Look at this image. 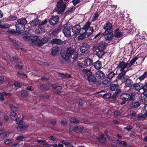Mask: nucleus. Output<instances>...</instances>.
<instances>
[{"label": "nucleus", "mask_w": 147, "mask_h": 147, "mask_svg": "<svg viewBox=\"0 0 147 147\" xmlns=\"http://www.w3.org/2000/svg\"><path fill=\"white\" fill-rule=\"evenodd\" d=\"M96 76L98 79H103L105 77V75L102 71L99 70L96 72Z\"/></svg>", "instance_id": "nucleus-18"}, {"label": "nucleus", "mask_w": 147, "mask_h": 147, "mask_svg": "<svg viewBox=\"0 0 147 147\" xmlns=\"http://www.w3.org/2000/svg\"><path fill=\"white\" fill-rule=\"evenodd\" d=\"M70 121L71 123H78L79 121L78 120H77L75 118H72L70 119Z\"/></svg>", "instance_id": "nucleus-54"}, {"label": "nucleus", "mask_w": 147, "mask_h": 147, "mask_svg": "<svg viewBox=\"0 0 147 147\" xmlns=\"http://www.w3.org/2000/svg\"><path fill=\"white\" fill-rule=\"evenodd\" d=\"M117 141L118 142V143L120 145H122L124 146H127V143L125 141H119V140H117Z\"/></svg>", "instance_id": "nucleus-52"}, {"label": "nucleus", "mask_w": 147, "mask_h": 147, "mask_svg": "<svg viewBox=\"0 0 147 147\" xmlns=\"http://www.w3.org/2000/svg\"><path fill=\"white\" fill-rule=\"evenodd\" d=\"M90 48V45L87 43H84L82 44L80 48V51L82 53H84Z\"/></svg>", "instance_id": "nucleus-7"}, {"label": "nucleus", "mask_w": 147, "mask_h": 147, "mask_svg": "<svg viewBox=\"0 0 147 147\" xmlns=\"http://www.w3.org/2000/svg\"><path fill=\"white\" fill-rule=\"evenodd\" d=\"M61 142L62 143H59L58 144H53L51 145V146L53 147H63V144L67 146H69L71 144L70 142L64 140L62 141Z\"/></svg>", "instance_id": "nucleus-9"}, {"label": "nucleus", "mask_w": 147, "mask_h": 147, "mask_svg": "<svg viewBox=\"0 0 147 147\" xmlns=\"http://www.w3.org/2000/svg\"><path fill=\"white\" fill-rule=\"evenodd\" d=\"M90 84L92 85L96 82V78L94 75H92L87 79Z\"/></svg>", "instance_id": "nucleus-17"}, {"label": "nucleus", "mask_w": 147, "mask_h": 147, "mask_svg": "<svg viewBox=\"0 0 147 147\" xmlns=\"http://www.w3.org/2000/svg\"><path fill=\"white\" fill-rule=\"evenodd\" d=\"M140 104V102L139 101L133 102L131 104V106L135 108L138 107Z\"/></svg>", "instance_id": "nucleus-37"}, {"label": "nucleus", "mask_w": 147, "mask_h": 147, "mask_svg": "<svg viewBox=\"0 0 147 147\" xmlns=\"http://www.w3.org/2000/svg\"><path fill=\"white\" fill-rule=\"evenodd\" d=\"M96 55L99 58L102 57L104 54V51L100 47L97 48L96 49Z\"/></svg>", "instance_id": "nucleus-14"}, {"label": "nucleus", "mask_w": 147, "mask_h": 147, "mask_svg": "<svg viewBox=\"0 0 147 147\" xmlns=\"http://www.w3.org/2000/svg\"><path fill=\"white\" fill-rule=\"evenodd\" d=\"M24 138V137L22 134L20 135L16 138V139L18 140H21Z\"/></svg>", "instance_id": "nucleus-57"}, {"label": "nucleus", "mask_w": 147, "mask_h": 147, "mask_svg": "<svg viewBox=\"0 0 147 147\" xmlns=\"http://www.w3.org/2000/svg\"><path fill=\"white\" fill-rule=\"evenodd\" d=\"M17 19L16 16L14 15H10L7 18L8 21H14Z\"/></svg>", "instance_id": "nucleus-38"}, {"label": "nucleus", "mask_w": 147, "mask_h": 147, "mask_svg": "<svg viewBox=\"0 0 147 147\" xmlns=\"http://www.w3.org/2000/svg\"><path fill=\"white\" fill-rule=\"evenodd\" d=\"M12 143V141L10 139H6L4 141V143L6 145H9Z\"/></svg>", "instance_id": "nucleus-53"}, {"label": "nucleus", "mask_w": 147, "mask_h": 147, "mask_svg": "<svg viewBox=\"0 0 147 147\" xmlns=\"http://www.w3.org/2000/svg\"><path fill=\"white\" fill-rule=\"evenodd\" d=\"M30 24L32 26H34L36 25H39L40 22L37 18L34 19L32 21L30 22Z\"/></svg>", "instance_id": "nucleus-20"}, {"label": "nucleus", "mask_w": 147, "mask_h": 147, "mask_svg": "<svg viewBox=\"0 0 147 147\" xmlns=\"http://www.w3.org/2000/svg\"><path fill=\"white\" fill-rule=\"evenodd\" d=\"M115 75V73L112 71L110 72L107 76V78L109 79H111Z\"/></svg>", "instance_id": "nucleus-49"}, {"label": "nucleus", "mask_w": 147, "mask_h": 147, "mask_svg": "<svg viewBox=\"0 0 147 147\" xmlns=\"http://www.w3.org/2000/svg\"><path fill=\"white\" fill-rule=\"evenodd\" d=\"M111 81L110 80L107 79L104 80L102 82V84L105 87L109 86L111 85Z\"/></svg>", "instance_id": "nucleus-28"}, {"label": "nucleus", "mask_w": 147, "mask_h": 147, "mask_svg": "<svg viewBox=\"0 0 147 147\" xmlns=\"http://www.w3.org/2000/svg\"><path fill=\"white\" fill-rule=\"evenodd\" d=\"M112 27V24L110 22H108L105 24L103 28L105 30L106 33L110 31Z\"/></svg>", "instance_id": "nucleus-10"}, {"label": "nucleus", "mask_w": 147, "mask_h": 147, "mask_svg": "<svg viewBox=\"0 0 147 147\" xmlns=\"http://www.w3.org/2000/svg\"><path fill=\"white\" fill-rule=\"evenodd\" d=\"M75 128L76 130H78L80 132H81L84 129V127L82 125L80 126H76L75 127Z\"/></svg>", "instance_id": "nucleus-51"}, {"label": "nucleus", "mask_w": 147, "mask_h": 147, "mask_svg": "<svg viewBox=\"0 0 147 147\" xmlns=\"http://www.w3.org/2000/svg\"><path fill=\"white\" fill-rule=\"evenodd\" d=\"M128 65V63H126L124 61H121L119 62L117 67L120 69V71L123 72V71H125L124 69L127 67Z\"/></svg>", "instance_id": "nucleus-8"}, {"label": "nucleus", "mask_w": 147, "mask_h": 147, "mask_svg": "<svg viewBox=\"0 0 147 147\" xmlns=\"http://www.w3.org/2000/svg\"><path fill=\"white\" fill-rule=\"evenodd\" d=\"M59 76L62 77H63L64 78H69L70 77V75L69 74H64L62 73H59Z\"/></svg>", "instance_id": "nucleus-46"}, {"label": "nucleus", "mask_w": 147, "mask_h": 147, "mask_svg": "<svg viewBox=\"0 0 147 147\" xmlns=\"http://www.w3.org/2000/svg\"><path fill=\"white\" fill-rule=\"evenodd\" d=\"M9 107L11 110L12 111H19L18 108L12 104H9Z\"/></svg>", "instance_id": "nucleus-39"}, {"label": "nucleus", "mask_w": 147, "mask_h": 147, "mask_svg": "<svg viewBox=\"0 0 147 147\" xmlns=\"http://www.w3.org/2000/svg\"><path fill=\"white\" fill-rule=\"evenodd\" d=\"M14 85L16 87H20L22 86V84L19 82H16L14 83Z\"/></svg>", "instance_id": "nucleus-60"}, {"label": "nucleus", "mask_w": 147, "mask_h": 147, "mask_svg": "<svg viewBox=\"0 0 147 147\" xmlns=\"http://www.w3.org/2000/svg\"><path fill=\"white\" fill-rule=\"evenodd\" d=\"M91 23L89 21L85 24L82 29L85 31L84 32L81 34L78 38L79 40L84 39L86 37V35L88 36L90 35L93 33L94 30L92 27L90 26Z\"/></svg>", "instance_id": "nucleus-1"}, {"label": "nucleus", "mask_w": 147, "mask_h": 147, "mask_svg": "<svg viewBox=\"0 0 147 147\" xmlns=\"http://www.w3.org/2000/svg\"><path fill=\"white\" fill-rule=\"evenodd\" d=\"M80 2V0H74L72 1L74 5H76L77 4Z\"/></svg>", "instance_id": "nucleus-64"}, {"label": "nucleus", "mask_w": 147, "mask_h": 147, "mask_svg": "<svg viewBox=\"0 0 147 147\" xmlns=\"http://www.w3.org/2000/svg\"><path fill=\"white\" fill-rule=\"evenodd\" d=\"M37 142L41 145H47L48 144L47 142L45 141L41 140H38Z\"/></svg>", "instance_id": "nucleus-47"}, {"label": "nucleus", "mask_w": 147, "mask_h": 147, "mask_svg": "<svg viewBox=\"0 0 147 147\" xmlns=\"http://www.w3.org/2000/svg\"><path fill=\"white\" fill-rule=\"evenodd\" d=\"M11 40L13 43V45L17 47H18L21 45L20 42L16 41L15 40L12 39H11Z\"/></svg>", "instance_id": "nucleus-32"}, {"label": "nucleus", "mask_w": 147, "mask_h": 147, "mask_svg": "<svg viewBox=\"0 0 147 147\" xmlns=\"http://www.w3.org/2000/svg\"><path fill=\"white\" fill-rule=\"evenodd\" d=\"M57 7L59 8L57 10L58 13H61L64 11L66 5L64 4L62 0H59L57 3Z\"/></svg>", "instance_id": "nucleus-6"}, {"label": "nucleus", "mask_w": 147, "mask_h": 147, "mask_svg": "<svg viewBox=\"0 0 147 147\" xmlns=\"http://www.w3.org/2000/svg\"><path fill=\"white\" fill-rule=\"evenodd\" d=\"M71 25L69 22L67 23L64 26L63 31L65 36L67 38H69L71 36Z\"/></svg>", "instance_id": "nucleus-4"}, {"label": "nucleus", "mask_w": 147, "mask_h": 147, "mask_svg": "<svg viewBox=\"0 0 147 147\" xmlns=\"http://www.w3.org/2000/svg\"><path fill=\"white\" fill-rule=\"evenodd\" d=\"M111 94L110 93H107L103 96V97L104 98L108 99L111 96Z\"/></svg>", "instance_id": "nucleus-50"}, {"label": "nucleus", "mask_w": 147, "mask_h": 147, "mask_svg": "<svg viewBox=\"0 0 147 147\" xmlns=\"http://www.w3.org/2000/svg\"><path fill=\"white\" fill-rule=\"evenodd\" d=\"M92 61L91 59L88 58L84 61V64L86 67L90 66L92 65Z\"/></svg>", "instance_id": "nucleus-22"}, {"label": "nucleus", "mask_w": 147, "mask_h": 147, "mask_svg": "<svg viewBox=\"0 0 147 147\" xmlns=\"http://www.w3.org/2000/svg\"><path fill=\"white\" fill-rule=\"evenodd\" d=\"M147 76V73L146 72H145L142 75L138 78V79L140 80V81H142L146 78Z\"/></svg>", "instance_id": "nucleus-41"}, {"label": "nucleus", "mask_w": 147, "mask_h": 147, "mask_svg": "<svg viewBox=\"0 0 147 147\" xmlns=\"http://www.w3.org/2000/svg\"><path fill=\"white\" fill-rule=\"evenodd\" d=\"M67 52L68 54L69 57H71V56L75 53V50L71 48L70 47L68 48L67 50Z\"/></svg>", "instance_id": "nucleus-29"}, {"label": "nucleus", "mask_w": 147, "mask_h": 147, "mask_svg": "<svg viewBox=\"0 0 147 147\" xmlns=\"http://www.w3.org/2000/svg\"><path fill=\"white\" fill-rule=\"evenodd\" d=\"M78 53L76 52L75 53L72 55L73 56H71V57L73 58V59H77L78 57Z\"/></svg>", "instance_id": "nucleus-56"}, {"label": "nucleus", "mask_w": 147, "mask_h": 147, "mask_svg": "<svg viewBox=\"0 0 147 147\" xmlns=\"http://www.w3.org/2000/svg\"><path fill=\"white\" fill-rule=\"evenodd\" d=\"M11 25L8 24H0V28H9Z\"/></svg>", "instance_id": "nucleus-40"}, {"label": "nucleus", "mask_w": 147, "mask_h": 147, "mask_svg": "<svg viewBox=\"0 0 147 147\" xmlns=\"http://www.w3.org/2000/svg\"><path fill=\"white\" fill-rule=\"evenodd\" d=\"M135 98V94L132 93L131 94L128 93H123L120 96V99L123 101L120 103L121 105L124 104L127 101L129 100H134Z\"/></svg>", "instance_id": "nucleus-3"}, {"label": "nucleus", "mask_w": 147, "mask_h": 147, "mask_svg": "<svg viewBox=\"0 0 147 147\" xmlns=\"http://www.w3.org/2000/svg\"><path fill=\"white\" fill-rule=\"evenodd\" d=\"M20 124V123L19 124V126L17 127V129L18 130L22 131L28 127V125L26 124Z\"/></svg>", "instance_id": "nucleus-26"}, {"label": "nucleus", "mask_w": 147, "mask_h": 147, "mask_svg": "<svg viewBox=\"0 0 147 147\" xmlns=\"http://www.w3.org/2000/svg\"><path fill=\"white\" fill-rule=\"evenodd\" d=\"M99 15L97 12H96L94 14V16L92 20V22H94L96 21L98 18Z\"/></svg>", "instance_id": "nucleus-43"}, {"label": "nucleus", "mask_w": 147, "mask_h": 147, "mask_svg": "<svg viewBox=\"0 0 147 147\" xmlns=\"http://www.w3.org/2000/svg\"><path fill=\"white\" fill-rule=\"evenodd\" d=\"M142 83L139 82V83H136L134 84H133V86L134 89L137 91H140L141 89H142Z\"/></svg>", "instance_id": "nucleus-16"}, {"label": "nucleus", "mask_w": 147, "mask_h": 147, "mask_svg": "<svg viewBox=\"0 0 147 147\" xmlns=\"http://www.w3.org/2000/svg\"><path fill=\"white\" fill-rule=\"evenodd\" d=\"M118 84H114L111 85L110 87L111 90L113 91H114L118 89Z\"/></svg>", "instance_id": "nucleus-42"}, {"label": "nucleus", "mask_w": 147, "mask_h": 147, "mask_svg": "<svg viewBox=\"0 0 147 147\" xmlns=\"http://www.w3.org/2000/svg\"><path fill=\"white\" fill-rule=\"evenodd\" d=\"M61 56L63 58L66 60L69 59V56L67 55L66 53H62L61 54Z\"/></svg>", "instance_id": "nucleus-48"}, {"label": "nucleus", "mask_w": 147, "mask_h": 147, "mask_svg": "<svg viewBox=\"0 0 147 147\" xmlns=\"http://www.w3.org/2000/svg\"><path fill=\"white\" fill-rule=\"evenodd\" d=\"M125 86L127 87H131L133 86V82L131 79H129L125 82Z\"/></svg>", "instance_id": "nucleus-25"}, {"label": "nucleus", "mask_w": 147, "mask_h": 147, "mask_svg": "<svg viewBox=\"0 0 147 147\" xmlns=\"http://www.w3.org/2000/svg\"><path fill=\"white\" fill-rule=\"evenodd\" d=\"M142 89L144 90L143 94L146 96L147 95V83H146L144 85L142 84Z\"/></svg>", "instance_id": "nucleus-33"}, {"label": "nucleus", "mask_w": 147, "mask_h": 147, "mask_svg": "<svg viewBox=\"0 0 147 147\" xmlns=\"http://www.w3.org/2000/svg\"><path fill=\"white\" fill-rule=\"evenodd\" d=\"M128 71V68L126 71H123V72H121L118 76L117 78L119 80H121V81L122 83H125L129 79L128 76L125 75L126 72Z\"/></svg>", "instance_id": "nucleus-5"}, {"label": "nucleus", "mask_w": 147, "mask_h": 147, "mask_svg": "<svg viewBox=\"0 0 147 147\" xmlns=\"http://www.w3.org/2000/svg\"><path fill=\"white\" fill-rule=\"evenodd\" d=\"M113 34L111 32H104V37L106 41L110 40L113 36Z\"/></svg>", "instance_id": "nucleus-19"}, {"label": "nucleus", "mask_w": 147, "mask_h": 147, "mask_svg": "<svg viewBox=\"0 0 147 147\" xmlns=\"http://www.w3.org/2000/svg\"><path fill=\"white\" fill-rule=\"evenodd\" d=\"M10 117L12 118V117H14L15 118V120L17 122V123L18 124H19L22 122V119L20 120L19 121V119H18V117H17V114L14 111H11L10 114Z\"/></svg>", "instance_id": "nucleus-11"}, {"label": "nucleus", "mask_w": 147, "mask_h": 147, "mask_svg": "<svg viewBox=\"0 0 147 147\" xmlns=\"http://www.w3.org/2000/svg\"><path fill=\"white\" fill-rule=\"evenodd\" d=\"M147 116V112H144L142 111L141 113L138 114V117L139 119H145Z\"/></svg>", "instance_id": "nucleus-24"}, {"label": "nucleus", "mask_w": 147, "mask_h": 147, "mask_svg": "<svg viewBox=\"0 0 147 147\" xmlns=\"http://www.w3.org/2000/svg\"><path fill=\"white\" fill-rule=\"evenodd\" d=\"M23 63L21 62H19L18 66L16 67L17 69L20 68L23 66Z\"/></svg>", "instance_id": "nucleus-61"}, {"label": "nucleus", "mask_w": 147, "mask_h": 147, "mask_svg": "<svg viewBox=\"0 0 147 147\" xmlns=\"http://www.w3.org/2000/svg\"><path fill=\"white\" fill-rule=\"evenodd\" d=\"M7 32L9 34H15L16 32L14 29H9L7 31Z\"/></svg>", "instance_id": "nucleus-59"}, {"label": "nucleus", "mask_w": 147, "mask_h": 147, "mask_svg": "<svg viewBox=\"0 0 147 147\" xmlns=\"http://www.w3.org/2000/svg\"><path fill=\"white\" fill-rule=\"evenodd\" d=\"M94 66L95 68L97 69H100L102 66L101 62L98 60L94 63Z\"/></svg>", "instance_id": "nucleus-27"}, {"label": "nucleus", "mask_w": 147, "mask_h": 147, "mask_svg": "<svg viewBox=\"0 0 147 147\" xmlns=\"http://www.w3.org/2000/svg\"><path fill=\"white\" fill-rule=\"evenodd\" d=\"M9 134L8 133L3 132L0 134V136L2 138H4L8 136Z\"/></svg>", "instance_id": "nucleus-45"}, {"label": "nucleus", "mask_w": 147, "mask_h": 147, "mask_svg": "<svg viewBox=\"0 0 147 147\" xmlns=\"http://www.w3.org/2000/svg\"><path fill=\"white\" fill-rule=\"evenodd\" d=\"M98 139L100 140H102L103 141H105L106 140V138L104 137L103 135H100V137L98 138Z\"/></svg>", "instance_id": "nucleus-58"}, {"label": "nucleus", "mask_w": 147, "mask_h": 147, "mask_svg": "<svg viewBox=\"0 0 147 147\" xmlns=\"http://www.w3.org/2000/svg\"><path fill=\"white\" fill-rule=\"evenodd\" d=\"M101 33H99L95 36V37H94V39H99L101 37Z\"/></svg>", "instance_id": "nucleus-63"}, {"label": "nucleus", "mask_w": 147, "mask_h": 147, "mask_svg": "<svg viewBox=\"0 0 147 147\" xmlns=\"http://www.w3.org/2000/svg\"><path fill=\"white\" fill-rule=\"evenodd\" d=\"M133 128L132 126L131 125H129L127 126L126 128L125 129L127 130L128 131H129L131 129Z\"/></svg>", "instance_id": "nucleus-62"}, {"label": "nucleus", "mask_w": 147, "mask_h": 147, "mask_svg": "<svg viewBox=\"0 0 147 147\" xmlns=\"http://www.w3.org/2000/svg\"><path fill=\"white\" fill-rule=\"evenodd\" d=\"M38 88L40 90H48L49 89L50 86L45 84L39 85L38 86Z\"/></svg>", "instance_id": "nucleus-30"}, {"label": "nucleus", "mask_w": 147, "mask_h": 147, "mask_svg": "<svg viewBox=\"0 0 147 147\" xmlns=\"http://www.w3.org/2000/svg\"><path fill=\"white\" fill-rule=\"evenodd\" d=\"M17 22L19 24L21 25H25L27 23V21L25 18L19 19L17 20Z\"/></svg>", "instance_id": "nucleus-31"}, {"label": "nucleus", "mask_w": 147, "mask_h": 147, "mask_svg": "<svg viewBox=\"0 0 147 147\" xmlns=\"http://www.w3.org/2000/svg\"><path fill=\"white\" fill-rule=\"evenodd\" d=\"M59 51V49L57 46L53 47L52 49L51 54L52 55H55L57 54Z\"/></svg>", "instance_id": "nucleus-23"}, {"label": "nucleus", "mask_w": 147, "mask_h": 147, "mask_svg": "<svg viewBox=\"0 0 147 147\" xmlns=\"http://www.w3.org/2000/svg\"><path fill=\"white\" fill-rule=\"evenodd\" d=\"M115 36L117 38H118L121 36V33L118 31V29L116 30L115 33Z\"/></svg>", "instance_id": "nucleus-44"}, {"label": "nucleus", "mask_w": 147, "mask_h": 147, "mask_svg": "<svg viewBox=\"0 0 147 147\" xmlns=\"http://www.w3.org/2000/svg\"><path fill=\"white\" fill-rule=\"evenodd\" d=\"M138 58L139 57L137 56L134 57L130 61V62L129 63H128L129 66H131L134 63L136 62V60L138 59Z\"/></svg>", "instance_id": "nucleus-35"}, {"label": "nucleus", "mask_w": 147, "mask_h": 147, "mask_svg": "<svg viewBox=\"0 0 147 147\" xmlns=\"http://www.w3.org/2000/svg\"><path fill=\"white\" fill-rule=\"evenodd\" d=\"M120 114V112L118 111H115L114 112V116L116 117L121 116Z\"/></svg>", "instance_id": "nucleus-55"}, {"label": "nucleus", "mask_w": 147, "mask_h": 147, "mask_svg": "<svg viewBox=\"0 0 147 147\" xmlns=\"http://www.w3.org/2000/svg\"><path fill=\"white\" fill-rule=\"evenodd\" d=\"M138 58L139 57L137 56L134 57L130 61V62L129 63H128L129 66H131L134 63L136 62V60L138 59Z\"/></svg>", "instance_id": "nucleus-34"}, {"label": "nucleus", "mask_w": 147, "mask_h": 147, "mask_svg": "<svg viewBox=\"0 0 147 147\" xmlns=\"http://www.w3.org/2000/svg\"><path fill=\"white\" fill-rule=\"evenodd\" d=\"M59 17L57 16H53L49 21L50 24L52 25L56 24L59 21Z\"/></svg>", "instance_id": "nucleus-15"}, {"label": "nucleus", "mask_w": 147, "mask_h": 147, "mask_svg": "<svg viewBox=\"0 0 147 147\" xmlns=\"http://www.w3.org/2000/svg\"><path fill=\"white\" fill-rule=\"evenodd\" d=\"M26 38L32 43L37 46H40L45 43H47L49 40V38L47 37H44L42 39H40L38 38H35L32 36H26Z\"/></svg>", "instance_id": "nucleus-2"}, {"label": "nucleus", "mask_w": 147, "mask_h": 147, "mask_svg": "<svg viewBox=\"0 0 147 147\" xmlns=\"http://www.w3.org/2000/svg\"><path fill=\"white\" fill-rule=\"evenodd\" d=\"M81 29V27L80 25H76L73 27L72 31L74 34H76L79 33Z\"/></svg>", "instance_id": "nucleus-13"}, {"label": "nucleus", "mask_w": 147, "mask_h": 147, "mask_svg": "<svg viewBox=\"0 0 147 147\" xmlns=\"http://www.w3.org/2000/svg\"><path fill=\"white\" fill-rule=\"evenodd\" d=\"M28 94V92L25 90H23L21 92V96L23 98H26Z\"/></svg>", "instance_id": "nucleus-36"}, {"label": "nucleus", "mask_w": 147, "mask_h": 147, "mask_svg": "<svg viewBox=\"0 0 147 147\" xmlns=\"http://www.w3.org/2000/svg\"><path fill=\"white\" fill-rule=\"evenodd\" d=\"M82 72L84 74V77L86 79H87L92 75V72L90 70L87 69H84Z\"/></svg>", "instance_id": "nucleus-12"}, {"label": "nucleus", "mask_w": 147, "mask_h": 147, "mask_svg": "<svg viewBox=\"0 0 147 147\" xmlns=\"http://www.w3.org/2000/svg\"><path fill=\"white\" fill-rule=\"evenodd\" d=\"M51 43L52 44L61 45L63 44V42L60 39L55 38L51 40Z\"/></svg>", "instance_id": "nucleus-21"}]
</instances>
